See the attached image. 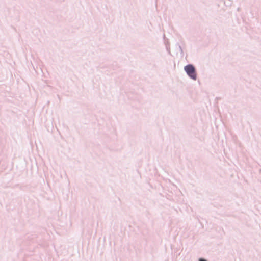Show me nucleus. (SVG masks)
<instances>
[{"instance_id": "nucleus-1", "label": "nucleus", "mask_w": 261, "mask_h": 261, "mask_svg": "<svg viewBox=\"0 0 261 261\" xmlns=\"http://www.w3.org/2000/svg\"><path fill=\"white\" fill-rule=\"evenodd\" d=\"M184 69L187 74L192 79L196 80L197 78V75L195 67L192 65H188L184 67Z\"/></svg>"}, {"instance_id": "nucleus-2", "label": "nucleus", "mask_w": 261, "mask_h": 261, "mask_svg": "<svg viewBox=\"0 0 261 261\" xmlns=\"http://www.w3.org/2000/svg\"><path fill=\"white\" fill-rule=\"evenodd\" d=\"M199 261H206V260H204L203 259H200Z\"/></svg>"}]
</instances>
